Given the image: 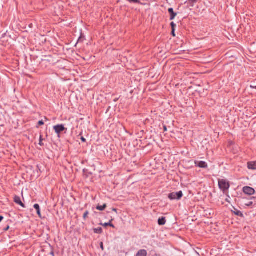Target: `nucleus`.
<instances>
[{"label":"nucleus","mask_w":256,"mask_h":256,"mask_svg":"<svg viewBox=\"0 0 256 256\" xmlns=\"http://www.w3.org/2000/svg\"><path fill=\"white\" fill-rule=\"evenodd\" d=\"M170 26L172 28V30H175L176 28V24L174 23V22H172L170 23Z\"/></svg>","instance_id":"19"},{"label":"nucleus","mask_w":256,"mask_h":256,"mask_svg":"<svg viewBox=\"0 0 256 256\" xmlns=\"http://www.w3.org/2000/svg\"><path fill=\"white\" fill-rule=\"evenodd\" d=\"M44 138H42V135L40 136V142H39V145H40V146H44V143L42 142V141L44 140Z\"/></svg>","instance_id":"17"},{"label":"nucleus","mask_w":256,"mask_h":256,"mask_svg":"<svg viewBox=\"0 0 256 256\" xmlns=\"http://www.w3.org/2000/svg\"><path fill=\"white\" fill-rule=\"evenodd\" d=\"M3 220H4V216H0V222H2Z\"/></svg>","instance_id":"31"},{"label":"nucleus","mask_w":256,"mask_h":256,"mask_svg":"<svg viewBox=\"0 0 256 256\" xmlns=\"http://www.w3.org/2000/svg\"><path fill=\"white\" fill-rule=\"evenodd\" d=\"M80 140H81L82 142H86V140L85 138H84L83 136H82L81 138H80Z\"/></svg>","instance_id":"27"},{"label":"nucleus","mask_w":256,"mask_h":256,"mask_svg":"<svg viewBox=\"0 0 256 256\" xmlns=\"http://www.w3.org/2000/svg\"><path fill=\"white\" fill-rule=\"evenodd\" d=\"M250 87L252 89H256V86L250 85Z\"/></svg>","instance_id":"29"},{"label":"nucleus","mask_w":256,"mask_h":256,"mask_svg":"<svg viewBox=\"0 0 256 256\" xmlns=\"http://www.w3.org/2000/svg\"><path fill=\"white\" fill-rule=\"evenodd\" d=\"M168 12L170 14V20H174L177 15V13L174 12V9L172 8L168 9Z\"/></svg>","instance_id":"6"},{"label":"nucleus","mask_w":256,"mask_h":256,"mask_svg":"<svg viewBox=\"0 0 256 256\" xmlns=\"http://www.w3.org/2000/svg\"><path fill=\"white\" fill-rule=\"evenodd\" d=\"M164 132H166L168 130L166 126L165 125L164 126Z\"/></svg>","instance_id":"28"},{"label":"nucleus","mask_w":256,"mask_h":256,"mask_svg":"<svg viewBox=\"0 0 256 256\" xmlns=\"http://www.w3.org/2000/svg\"><path fill=\"white\" fill-rule=\"evenodd\" d=\"M81 37H80L78 39V42L80 41Z\"/></svg>","instance_id":"35"},{"label":"nucleus","mask_w":256,"mask_h":256,"mask_svg":"<svg viewBox=\"0 0 256 256\" xmlns=\"http://www.w3.org/2000/svg\"><path fill=\"white\" fill-rule=\"evenodd\" d=\"M112 210L114 211V212H117V209L114 208H112Z\"/></svg>","instance_id":"33"},{"label":"nucleus","mask_w":256,"mask_h":256,"mask_svg":"<svg viewBox=\"0 0 256 256\" xmlns=\"http://www.w3.org/2000/svg\"><path fill=\"white\" fill-rule=\"evenodd\" d=\"M254 202L252 201L248 202V203L245 204V206L250 207L252 206L254 204Z\"/></svg>","instance_id":"18"},{"label":"nucleus","mask_w":256,"mask_h":256,"mask_svg":"<svg viewBox=\"0 0 256 256\" xmlns=\"http://www.w3.org/2000/svg\"><path fill=\"white\" fill-rule=\"evenodd\" d=\"M44 124V122L42 120H40L38 123V125L36 126V128H38L39 126H42Z\"/></svg>","instance_id":"20"},{"label":"nucleus","mask_w":256,"mask_h":256,"mask_svg":"<svg viewBox=\"0 0 256 256\" xmlns=\"http://www.w3.org/2000/svg\"><path fill=\"white\" fill-rule=\"evenodd\" d=\"M94 231L96 234H100L102 232V228H95L94 229Z\"/></svg>","instance_id":"16"},{"label":"nucleus","mask_w":256,"mask_h":256,"mask_svg":"<svg viewBox=\"0 0 256 256\" xmlns=\"http://www.w3.org/2000/svg\"><path fill=\"white\" fill-rule=\"evenodd\" d=\"M234 210H232V212L234 213L235 215L240 216L241 218L244 217V214L242 212L238 210L235 208H234Z\"/></svg>","instance_id":"10"},{"label":"nucleus","mask_w":256,"mask_h":256,"mask_svg":"<svg viewBox=\"0 0 256 256\" xmlns=\"http://www.w3.org/2000/svg\"><path fill=\"white\" fill-rule=\"evenodd\" d=\"M106 206L107 205L106 204H104L102 206H100L98 204L96 206V208L98 210L103 211L106 208Z\"/></svg>","instance_id":"14"},{"label":"nucleus","mask_w":256,"mask_h":256,"mask_svg":"<svg viewBox=\"0 0 256 256\" xmlns=\"http://www.w3.org/2000/svg\"><path fill=\"white\" fill-rule=\"evenodd\" d=\"M14 202L19 205H20L22 208H25V205L21 201L20 198L19 196H16L14 197Z\"/></svg>","instance_id":"7"},{"label":"nucleus","mask_w":256,"mask_h":256,"mask_svg":"<svg viewBox=\"0 0 256 256\" xmlns=\"http://www.w3.org/2000/svg\"><path fill=\"white\" fill-rule=\"evenodd\" d=\"M254 205H256V202L254 203Z\"/></svg>","instance_id":"37"},{"label":"nucleus","mask_w":256,"mask_h":256,"mask_svg":"<svg viewBox=\"0 0 256 256\" xmlns=\"http://www.w3.org/2000/svg\"><path fill=\"white\" fill-rule=\"evenodd\" d=\"M171 34L173 36H175V30H172Z\"/></svg>","instance_id":"25"},{"label":"nucleus","mask_w":256,"mask_h":256,"mask_svg":"<svg viewBox=\"0 0 256 256\" xmlns=\"http://www.w3.org/2000/svg\"><path fill=\"white\" fill-rule=\"evenodd\" d=\"M88 214H89L88 211V210L86 211L83 215V218L84 220H86V218L88 217Z\"/></svg>","instance_id":"21"},{"label":"nucleus","mask_w":256,"mask_h":256,"mask_svg":"<svg viewBox=\"0 0 256 256\" xmlns=\"http://www.w3.org/2000/svg\"><path fill=\"white\" fill-rule=\"evenodd\" d=\"M198 0H188L190 3V4H194L197 2Z\"/></svg>","instance_id":"22"},{"label":"nucleus","mask_w":256,"mask_h":256,"mask_svg":"<svg viewBox=\"0 0 256 256\" xmlns=\"http://www.w3.org/2000/svg\"><path fill=\"white\" fill-rule=\"evenodd\" d=\"M194 164L196 166H198L200 168H206L208 166L207 163L204 161L196 160L194 162Z\"/></svg>","instance_id":"5"},{"label":"nucleus","mask_w":256,"mask_h":256,"mask_svg":"<svg viewBox=\"0 0 256 256\" xmlns=\"http://www.w3.org/2000/svg\"><path fill=\"white\" fill-rule=\"evenodd\" d=\"M147 252L145 250H140L135 256H147Z\"/></svg>","instance_id":"9"},{"label":"nucleus","mask_w":256,"mask_h":256,"mask_svg":"<svg viewBox=\"0 0 256 256\" xmlns=\"http://www.w3.org/2000/svg\"><path fill=\"white\" fill-rule=\"evenodd\" d=\"M130 4H142L140 0H126Z\"/></svg>","instance_id":"15"},{"label":"nucleus","mask_w":256,"mask_h":256,"mask_svg":"<svg viewBox=\"0 0 256 256\" xmlns=\"http://www.w3.org/2000/svg\"><path fill=\"white\" fill-rule=\"evenodd\" d=\"M158 224L160 226H164L166 223V219L165 217H162L160 218H159L158 220Z\"/></svg>","instance_id":"13"},{"label":"nucleus","mask_w":256,"mask_h":256,"mask_svg":"<svg viewBox=\"0 0 256 256\" xmlns=\"http://www.w3.org/2000/svg\"><path fill=\"white\" fill-rule=\"evenodd\" d=\"M230 198H228V197H227V198H226V202H228V203L230 204Z\"/></svg>","instance_id":"26"},{"label":"nucleus","mask_w":256,"mask_h":256,"mask_svg":"<svg viewBox=\"0 0 256 256\" xmlns=\"http://www.w3.org/2000/svg\"><path fill=\"white\" fill-rule=\"evenodd\" d=\"M256 198L254 197V196H252L250 198V200H256Z\"/></svg>","instance_id":"30"},{"label":"nucleus","mask_w":256,"mask_h":256,"mask_svg":"<svg viewBox=\"0 0 256 256\" xmlns=\"http://www.w3.org/2000/svg\"><path fill=\"white\" fill-rule=\"evenodd\" d=\"M100 248H102V250H104V244H103L102 242H100Z\"/></svg>","instance_id":"24"},{"label":"nucleus","mask_w":256,"mask_h":256,"mask_svg":"<svg viewBox=\"0 0 256 256\" xmlns=\"http://www.w3.org/2000/svg\"><path fill=\"white\" fill-rule=\"evenodd\" d=\"M113 220V219H112L110 220L108 222H106L104 224L100 223V224L102 226L104 227H106L108 226H110L112 228H114V226L112 223V222Z\"/></svg>","instance_id":"12"},{"label":"nucleus","mask_w":256,"mask_h":256,"mask_svg":"<svg viewBox=\"0 0 256 256\" xmlns=\"http://www.w3.org/2000/svg\"><path fill=\"white\" fill-rule=\"evenodd\" d=\"M242 191L244 194L248 196H252L255 193L254 189L248 186H244L242 188Z\"/></svg>","instance_id":"3"},{"label":"nucleus","mask_w":256,"mask_h":256,"mask_svg":"<svg viewBox=\"0 0 256 256\" xmlns=\"http://www.w3.org/2000/svg\"><path fill=\"white\" fill-rule=\"evenodd\" d=\"M183 196V193L182 191H179L178 192H173L170 193L168 196V198L170 200H180Z\"/></svg>","instance_id":"2"},{"label":"nucleus","mask_w":256,"mask_h":256,"mask_svg":"<svg viewBox=\"0 0 256 256\" xmlns=\"http://www.w3.org/2000/svg\"><path fill=\"white\" fill-rule=\"evenodd\" d=\"M34 207L36 210V213H37L38 215V216L40 218H42L41 213H40V209L39 204H34Z\"/></svg>","instance_id":"11"},{"label":"nucleus","mask_w":256,"mask_h":256,"mask_svg":"<svg viewBox=\"0 0 256 256\" xmlns=\"http://www.w3.org/2000/svg\"><path fill=\"white\" fill-rule=\"evenodd\" d=\"M218 184L219 188L222 190L226 197L230 198L228 194V189L230 187V184L228 181L224 179H219L218 180Z\"/></svg>","instance_id":"1"},{"label":"nucleus","mask_w":256,"mask_h":256,"mask_svg":"<svg viewBox=\"0 0 256 256\" xmlns=\"http://www.w3.org/2000/svg\"><path fill=\"white\" fill-rule=\"evenodd\" d=\"M83 171H84V172H86V171H88V170H86V169H84V170H83Z\"/></svg>","instance_id":"34"},{"label":"nucleus","mask_w":256,"mask_h":256,"mask_svg":"<svg viewBox=\"0 0 256 256\" xmlns=\"http://www.w3.org/2000/svg\"><path fill=\"white\" fill-rule=\"evenodd\" d=\"M10 229V226L8 225L4 228V231L6 232Z\"/></svg>","instance_id":"23"},{"label":"nucleus","mask_w":256,"mask_h":256,"mask_svg":"<svg viewBox=\"0 0 256 256\" xmlns=\"http://www.w3.org/2000/svg\"><path fill=\"white\" fill-rule=\"evenodd\" d=\"M248 168L250 170H256V161L248 162Z\"/></svg>","instance_id":"8"},{"label":"nucleus","mask_w":256,"mask_h":256,"mask_svg":"<svg viewBox=\"0 0 256 256\" xmlns=\"http://www.w3.org/2000/svg\"><path fill=\"white\" fill-rule=\"evenodd\" d=\"M50 254L52 255V256H54V252H50Z\"/></svg>","instance_id":"32"},{"label":"nucleus","mask_w":256,"mask_h":256,"mask_svg":"<svg viewBox=\"0 0 256 256\" xmlns=\"http://www.w3.org/2000/svg\"><path fill=\"white\" fill-rule=\"evenodd\" d=\"M44 118H45V120H48V119L46 116L44 117Z\"/></svg>","instance_id":"36"},{"label":"nucleus","mask_w":256,"mask_h":256,"mask_svg":"<svg viewBox=\"0 0 256 256\" xmlns=\"http://www.w3.org/2000/svg\"><path fill=\"white\" fill-rule=\"evenodd\" d=\"M54 129L55 130V132L58 134V136H60V134L64 132L65 130H67V128H66L62 124H58L54 126Z\"/></svg>","instance_id":"4"}]
</instances>
